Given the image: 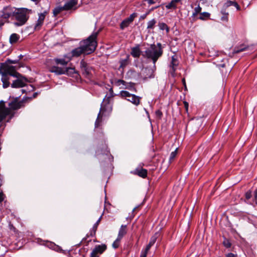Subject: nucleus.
Listing matches in <instances>:
<instances>
[{
  "instance_id": "f257e3e1",
  "label": "nucleus",
  "mask_w": 257,
  "mask_h": 257,
  "mask_svg": "<svg viewBox=\"0 0 257 257\" xmlns=\"http://www.w3.org/2000/svg\"><path fill=\"white\" fill-rule=\"evenodd\" d=\"M163 48L161 43H157L156 44H150L144 51H142L140 48V45H137L132 48L131 54L134 58H139L142 55L144 59L155 62L162 56Z\"/></svg>"
},
{
  "instance_id": "f03ea898",
  "label": "nucleus",
  "mask_w": 257,
  "mask_h": 257,
  "mask_svg": "<svg viewBox=\"0 0 257 257\" xmlns=\"http://www.w3.org/2000/svg\"><path fill=\"white\" fill-rule=\"evenodd\" d=\"M98 33L99 31L94 32L87 39L80 41L79 46L72 50V56L78 57L81 55H86L92 53L97 45L96 38Z\"/></svg>"
},
{
  "instance_id": "7ed1b4c3",
  "label": "nucleus",
  "mask_w": 257,
  "mask_h": 257,
  "mask_svg": "<svg viewBox=\"0 0 257 257\" xmlns=\"http://www.w3.org/2000/svg\"><path fill=\"white\" fill-rule=\"evenodd\" d=\"M9 107H6L5 102L0 101V122L9 116L7 121L12 119L14 116V110H18L24 106V101H19V97H17L8 104Z\"/></svg>"
},
{
  "instance_id": "20e7f679",
  "label": "nucleus",
  "mask_w": 257,
  "mask_h": 257,
  "mask_svg": "<svg viewBox=\"0 0 257 257\" xmlns=\"http://www.w3.org/2000/svg\"><path fill=\"white\" fill-rule=\"evenodd\" d=\"M0 74H2L3 86L6 88L10 86V76L19 75L16 71V66L8 65L7 63H3L0 65Z\"/></svg>"
},
{
  "instance_id": "39448f33",
  "label": "nucleus",
  "mask_w": 257,
  "mask_h": 257,
  "mask_svg": "<svg viewBox=\"0 0 257 257\" xmlns=\"http://www.w3.org/2000/svg\"><path fill=\"white\" fill-rule=\"evenodd\" d=\"M119 94L122 98H125L127 101L136 106L139 105L140 103L142 98L141 97L131 94L127 91L122 90L120 92Z\"/></svg>"
},
{
  "instance_id": "423d86ee",
  "label": "nucleus",
  "mask_w": 257,
  "mask_h": 257,
  "mask_svg": "<svg viewBox=\"0 0 257 257\" xmlns=\"http://www.w3.org/2000/svg\"><path fill=\"white\" fill-rule=\"evenodd\" d=\"M14 18L18 21L15 23V25L17 26H22L25 24L28 18L26 11L22 9H17Z\"/></svg>"
},
{
  "instance_id": "0eeeda50",
  "label": "nucleus",
  "mask_w": 257,
  "mask_h": 257,
  "mask_svg": "<svg viewBox=\"0 0 257 257\" xmlns=\"http://www.w3.org/2000/svg\"><path fill=\"white\" fill-rule=\"evenodd\" d=\"M80 65L82 74L87 78H91L93 75V67L87 63L84 59L81 60Z\"/></svg>"
},
{
  "instance_id": "6e6552de",
  "label": "nucleus",
  "mask_w": 257,
  "mask_h": 257,
  "mask_svg": "<svg viewBox=\"0 0 257 257\" xmlns=\"http://www.w3.org/2000/svg\"><path fill=\"white\" fill-rule=\"evenodd\" d=\"M152 67H145L142 70V74L141 77L144 80H147L148 78H152L154 77V72L156 69V63L157 62H154Z\"/></svg>"
},
{
  "instance_id": "1a4fd4ad",
  "label": "nucleus",
  "mask_w": 257,
  "mask_h": 257,
  "mask_svg": "<svg viewBox=\"0 0 257 257\" xmlns=\"http://www.w3.org/2000/svg\"><path fill=\"white\" fill-rule=\"evenodd\" d=\"M19 75H16L17 76H13V77H16L17 79L13 81L11 84V87L13 88H20L25 86L26 83L28 82V79L23 76L21 74L18 73ZM11 76H10V77Z\"/></svg>"
},
{
  "instance_id": "9d476101",
  "label": "nucleus",
  "mask_w": 257,
  "mask_h": 257,
  "mask_svg": "<svg viewBox=\"0 0 257 257\" xmlns=\"http://www.w3.org/2000/svg\"><path fill=\"white\" fill-rule=\"evenodd\" d=\"M17 11V9L15 8L6 7L3 10L1 17L5 20H8L10 17H14Z\"/></svg>"
},
{
  "instance_id": "9b49d317",
  "label": "nucleus",
  "mask_w": 257,
  "mask_h": 257,
  "mask_svg": "<svg viewBox=\"0 0 257 257\" xmlns=\"http://www.w3.org/2000/svg\"><path fill=\"white\" fill-rule=\"evenodd\" d=\"M179 64V61L177 59V57L176 55H173L171 57V61L170 64V67L171 68V70L170 71L172 75H174V74L177 69V67Z\"/></svg>"
},
{
  "instance_id": "f8f14e48",
  "label": "nucleus",
  "mask_w": 257,
  "mask_h": 257,
  "mask_svg": "<svg viewBox=\"0 0 257 257\" xmlns=\"http://www.w3.org/2000/svg\"><path fill=\"white\" fill-rule=\"evenodd\" d=\"M132 173L143 178H145L147 176L148 171L143 169L142 167L137 168Z\"/></svg>"
},
{
  "instance_id": "ddd939ff",
  "label": "nucleus",
  "mask_w": 257,
  "mask_h": 257,
  "mask_svg": "<svg viewBox=\"0 0 257 257\" xmlns=\"http://www.w3.org/2000/svg\"><path fill=\"white\" fill-rule=\"evenodd\" d=\"M78 3V0H67L65 5L63 6L65 11L70 10L75 6Z\"/></svg>"
},
{
  "instance_id": "4468645a",
  "label": "nucleus",
  "mask_w": 257,
  "mask_h": 257,
  "mask_svg": "<svg viewBox=\"0 0 257 257\" xmlns=\"http://www.w3.org/2000/svg\"><path fill=\"white\" fill-rule=\"evenodd\" d=\"M234 6L237 10H240V7L238 4L234 1H231L230 0L227 1L223 5V7L222 10H226V9L230 6Z\"/></svg>"
},
{
  "instance_id": "2eb2a0df",
  "label": "nucleus",
  "mask_w": 257,
  "mask_h": 257,
  "mask_svg": "<svg viewBox=\"0 0 257 257\" xmlns=\"http://www.w3.org/2000/svg\"><path fill=\"white\" fill-rule=\"evenodd\" d=\"M159 233L156 232L154 235H153L151 237L149 244L147 245V246L145 249V250H146V251L148 252V251L150 250V248L155 244V243L156 242V241L159 236Z\"/></svg>"
},
{
  "instance_id": "dca6fc26",
  "label": "nucleus",
  "mask_w": 257,
  "mask_h": 257,
  "mask_svg": "<svg viewBox=\"0 0 257 257\" xmlns=\"http://www.w3.org/2000/svg\"><path fill=\"white\" fill-rule=\"evenodd\" d=\"M105 111V106H103L102 104H101L99 112L98 114L97 119L95 122V127H97L99 126L100 122L101 121V118L102 117V114L104 111Z\"/></svg>"
},
{
  "instance_id": "f3484780",
  "label": "nucleus",
  "mask_w": 257,
  "mask_h": 257,
  "mask_svg": "<svg viewBox=\"0 0 257 257\" xmlns=\"http://www.w3.org/2000/svg\"><path fill=\"white\" fill-rule=\"evenodd\" d=\"M50 72L54 73L57 75L65 74V68H61L58 66H52L50 68Z\"/></svg>"
},
{
  "instance_id": "a211bd4d",
  "label": "nucleus",
  "mask_w": 257,
  "mask_h": 257,
  "mask_svg": "<svg viewBox=\"0 0 257 257\" xmlns=\"http://www.w3.org/2000/svg\"><path fill=\"white\" fill-rule=\"evenodd\" d=\"M106 245L104 244H102L101 245H96L93 250L97 254L98 253L101 254L106 249Z\"/></svg>"
},
{
  "instance_id": "6ab92c4d",
  "label": "nucleus",
  "mask_w": 257,
  "mask_h": 257,
  "mask_svg": "<svg viewBox=\"0 0 257 257\" xmlns=\"http://www.w3.org/2000/svg\"><path fill=\"white\" fill-rule=\"evenodd\" d=\"M45 18V15L41 13L39 15V19L37 21V23L36 24V25L35 26V29L37 30L39 29L40 27L42 26V25L43 23L44 20Z\"/></svg>"
},
{
  "instance_id": "aec40b11",
  "label": "nucleus",
  "mask_w": 257,
  "mask_h": 257,
  "mask_svg": "<svg viewBox=\"0 0 257 257\" xmlns=\"http://www.w3.org/2000/svg\"><path fill=\"white\" fill-rule=\"evenodd\" d=\"M127 226L126 225H122L119 230L117 237L118 239H121L124 235L127 233Z\"/></svg>"
},
{
  "instance_id": "412c9836",
  "label": "nucleus",
  "mask_w": 257,
  "mask_h": 257,
  "mask_svg": "<svg viewBox=\"0 0 257 257\" xmlns=\"http://www.w3.org/2000/svg\"><path fill=\"white\" fill-rule=\"evenodd\" d=\"M181 2V0H172L170 3L166 5L167 9H176L177 4Z\"/></svg>"
},
{
  "instance_id": "4be33fe9",
  "label": "nucleus",
  "mask_w": 257,
  "mask_h": 257,
  "mask_svg": "<svg viewBox=\"0 0 257 257\" xmlns=\"http://www.w3.org/2000/svg\"><path fill=\"white\" fill-rule=\"evenodd\" d=\"M20 36L16 34V33H13L12 34L10 37V43L11 44L16 43L20 39Z\"/></svg>"
},
{
  "instance_id": "5701e85b",
  "label": "nucleus",
  "mask_w": 257,
  "mask_h": 257,
  "mask_svg": "<svg viewBox=\"0 0 257 257\" xmlns=\"http://www.w3.org/2000/svg\"><path fill=\"white\" fill-rule=\"evenodd\" d=\"M63 11H65L64 8H63V6H58L53 10V13L54 15L56 16Z\"/></svg>"
},
{
  "instance_id": "b1692460",
  "label": "nucleus",
  "mask_w": 257,
  "mask_h": 257,
  "mask_svg": "<svg viewBox=\"0 0 257 257\" xmlns=\"http://www.w3.org/2000/svg\"><path fill=\"white\" fill-rule=\"evenodd\" d=\"M157 21L155 19L149 21L147 23V29H153L156 24Z\"/></svg>"
},
{
  "instance_id": "393cba45",
  "label": "nucleus",
  "mask_w": 257,
  "mask_h": 257,
  "mask_svg": "<svg viewBox=\"0 0 257 257\" xmlns=\"http://www.w3.org/2000/svg\"><path fill=\"white\" fill-rule=\"evenodd\" d=\"M248 47H246L244 45H241L238 47H236L234 49V53H239L241 52L247 50Z\"/></svg>"
},
{
  "instance_id": "a878e982",
  "label": "nucleus",
  "mask_w": 257,
  "mask_h": 257,
  "mask_svg": "<svg viewBox=\"0 0 257 257\" xmlns=\"http://www.w3.org/2000/svg\"><path fill=\"white\" fill-rule=\"evenodd\" d=\"M75 73V70L74 68L67 67L65 68V74L71 76Z\"/></svg>"
},
{
  "instance_id": "bb28decb",
  "label": "nucleus",
  "mask_w": 257,
  "mask_h": 257,
  "mask_svg": "<svg viewBox=\"0 0 257 257\" xmlns=\"http://www.w3.org/2000/svg\"><path fill=\"white\" fill-rule=\"evenodd\" d=\"M210 14L207 12H203L201 13L200 14V16L198 18L199 19L201 20H204L207 19H208L210 17Z\"/></svg>"
},
{
  "instance_id": "cd10ccee",
  "label": "nucleus",
  "mask_w": 257,
  "mask_h": 257,
  "mask_svg": "<svg viewBox=\"0 0 257 257\" xmlns=\"http://www.w3.org/2000/svg\"><path fill=\"white\" fill-rule=\"evenodd\" d=\"M221 13L222 15V16L221 18V20L223 21H228V13L226 12V11H225V10H221Z\"/></svg>"
},
{
  "instance_id": "c85d7f7f",
  "label": "nucleus",
  "mask_w": 257,
  "mask_h": 257,
  "mask_svg": "<svg viewBox=\"0 0 257 257\" xmlns=\"http://www.w3.org/2000/svg\"><path fill=\"white\" fill-rule=\"evenodd\" d=\"M55 62L57 64H60L63 66H66L67 63L68 61H66L64 59H55Z\"/></svg>"
},
{
  "instance_id": "c756f323",
  "label": "nucleus",
  "mask_w": 257,
  "mask_h": 257,
  "mask_svg": "<svg viewBox=\"0 0 257 257\" xmlns=\"http://www.w3.org/2000/svg\"><path fill=\"white\" fill-rule=\"evenodd\" d=\"M109 95L107 96V95H106L105 96V98L103 99V101L105 100H106V101H107V104H108L109 103V99H110V98L114 96V94H113V91L112 88L111 87L109 89Z\"/></svg>"
},
{
  "instance_id": "7c9ffc66",
  "label": "nucleus",
  "mask_w": 257,
  "mask_h": 257,
  "mask_svg": "<svg viewBox=\"0 0 257 257\" xmlns=\"http://www.w3.org/2000/svg\"><path fill=\"white\" fill-rule=\"evenodd\" d=\"M131 23L129 21H127V20L125 19L124 20L120 25V28L121 29L123 30L125 28L127 27Z\"/></svg>"
},
{
  "instance_id": "2f4dec72",
  "label": "nucleus",
  "mask_w": 257,
  "mask_h": 257,
  "mask_svg": "<svg viewBox=\"0 0 257 257\" xmlns=\"http://www.w3.org/2000/svg\"><path fill=\"white\" fill-rule=\"evenodd\" d=\"M128 56H127L126 58L124 59H121L119 61V63H120L119 67L120 68H123L127 65V63H128Z\"/></svg>"
},
{
  "instance_id": "473e14b6",
  "label": "nucleus",
  "mask_w": 257,
  "mask_h": 257,
  "mask_svg": "<svg viewBox=\"0 0 257 257\" xmlns=\"http://www.w3.org/2000/svg\"><path fill=\"white\" fill-rule=\"evenodd\" d=\"M159 28L162 30H166L167 32H169V29L168 26L164 23H159L158 24Z\"/></svg>"
},
{
  "instance_id": "72a5a7b5",
  "label": "nucleus",
  "mask_w": 257,
  "mask_h": 257,
  "mask_svg": "<svg viewBox=\"0 0 257 257\" xmlns=\"http://www.w3.org/2000/svg\"><path fill=\"white\" fill-rule=\"evenodd\" d=\"M201 10H202V8L200 7L199 5H198L197 7H196L194 9V12L192 14V16L195 17L198 14H200Z\"/></svg>"
},
{
  "instance_id": "f704fd0d",
  "label": "nucleus",
  "mask_w": 257,
  "mask_h": 257,
  "mask_svg": "<svg viewBox=\"0 0 257 257\" xmlns=\"http://www.w3.org/2000/svg\"><path fill=\"white\" fill-rule=\"evenodd\" d=\"M177 150L178 149H176V150L172 152L171 154H170V158H169V161L171 163L173 160L176 157V155H177Z\"/></svg>"
},
{
  "instance_id": "c9c22d12",
  "label": "nucleus",
  "mask_w": 257,
  "mask_h": 257,
  "mask_svg": "<svg viewBox=\"0 0 257 257\" xmlns=\"http://www.w3.org/2000/svg\"><path fill=\"white\" fill-rule=\"evenodd\" d=\"M137 16V14L136 13H134L132 14H131L130 17L126 19L127 20V21H129L131 23L133 22L134 19Z\"/></svg>"
},
{
  "instance_id": "e433bc0d",
  "label": "nucleus",
  "mask_w": 257,
  "mask_h": 257,
  "mask_svg": "<svg viewBox=\"0 0 257 257\" xmlns=\"http://www.w3.org/2000/svg\"><path fill=\"white\" fill-rule=\"evenodd\" d=\"M121 239H118V237L116 239V240L112 243V246L114 248H117L119 246V243Z\"/></svg>"
},
{
  "instance_id": "4c0bfd02",
  "label": "nucleus",
  "mask_w": 257,
  "mask_h": 257,
  "mask_svg": "<svg viewBox=\"0 0 257 257\" xmlns=\"http://www.w3.org/2000/svg\"><path fill=\"white\" fill-rule=\"evenodd\" d=\"M101 219V216L99 217V218L97 220V221L95 222V223L93 225V226L92 227V230H94V231H96L97 227L100 222Z\"/></svg>"
},
{
  "instance_id": "58836bf2",
  "label": "nucleus",
  "mask_w": 257,
  "mask_h": 257,
  "mask_svg": "<svg viewBox=\"0 0 257 257\" xmlns=\"http://www.w3.org/2000/svg\"><path fill=\"white\" fill-rule=\"evenodd\" d=\"M223 244L224 245V246H225L227 248L230 247L231 245V243L227 239H225V240H224Z\"/></svg>"
},
{
  "instance_id": "ea45409f",
  "label": "nucleus",
  "mask_w": 257,
  "mask_h": 257,
  "mask_svg": "<svg viewBox=\"0 0 257 257\" xmlns=\"http://www.w3.org/2000/svg\"><path fill=\"white\" fill-rule=\"evenodd\" d=\"M155 114L159 118H161L163 115L162 112L159 109H158L155 111Z\"/></svg>"
},
{
  "instance_id": "a19ab883",
  "label": "nucleus",
  "mask_w": 257,
  "mask_h": 257,
  "mask_svg": "<svg viewBox=\"0 0 257 257\" xmlns=\"http://www.w3.org/2000/svg\"><path fill=\"white\" fill-rule=\"evenodd\" d=\"M245 198L247 200L249 199L250 198H251V196H252V194H251V191L249 190L248 191H247L246 193H245Z\"/></svg>"
},
{
  "instance_id": "79ce46f5",
  "label": "nucleus",
  "mask_w": 257,
  "mask_h": 257,
  "mask_svg": "<svg viewBox=\"0 0 257 257\" xmlns=\"http://www.w3.org/2000/svg\"><path fill=\"white\" fill-rule=\"evenodd\" d=\"M18 62V60H12L10 59H8L5 63H7L8 65L10 64H16Z\"/></svg>"
},
{
  "instance_id": "37998d69",
  "label": "nucleus",
  "mask_w": 257,
  "mask_h": 257,
  "mask_svg": "<svg viewBox=\"0 0 257 257\" xmlns=\"http://www.w3.org/2000/svg\"><path fill=\"white\" fill-rule=\"evenodd\" d=\"M5 195L3 192H0V203H1L4 200Z\"/></svg>"
},
{
  "instance_id": "c03bdc74",
  "label": "nucleus",
  "mask_w": 257,
  "mask_h": 257,
  "mask_svg": "<svg viewBox=\"0 0 257 257\" xmlns=\"http://www.w3.org/2000/svg\"><path fill=\"white\" fill-rule=\"evenodd\" d=\"M148 253V251L146 250H143L141 252V254L140 257H146Z\"/></svg>"
},
{
  "instance_id": "a18cd8bd",
  "label": "nucleus",
  "mask_w": 257,
  "mask_h": 257,
  "mask_svg": "<svg viewBox=\"0 0 257 257\" xmlns=\"http://www.w3.org/2000/svg\"><path fill=\"white\" fill-rule=\"evenodd\" d=\"M90 257H99V255L95 253L93 250L90 253Z\"/></svg>"
},
{
  "instance_id": "49530a36",
  "label": "nucleus",
  "mask_w": 257,
  "mask_h": 257,
  "mask_svg": "<svg viewBox=\"0 0 257 257\" xmlns=\"http://www.w3.org/2000/svg\"><path fill=\"white\" fill-rule=\"evenodd\" d=\"M117 83H118V85H120L121 84L124 85V84L125 83V82L123 80L118 79L117 80Z\"/></svg>"
},
{
  "instance_id": "de8ad7c7",
  "label": "nucleus",
  "mask_w": 257,
  "mask_h": 257,
  "mask_svg": "<svg viewBox=\"0 0 257 257\" xmlns=\"http://www.w3.org/2000/svg\"><path fill=\"white\" fill-rule=\"evenodd\" d=\"M149 14V12H147L146 13V14L142 15L140 17V19H142V20H144L145 19H146V18L147 17V15Z\"/></svg>"
},
{
  "instance_id": "09e8293b",
  "label": "nucleus",
  "mask_w": 257,
  "mask_h": 257,
  "mask_svg": "<svg viewBox=\"0 0 257 257\" xmlns=\"http://www.w3.org/2000/svg\"><path fill=\"white\" fill-rule=\"evenodd\" d=\"M254 201H255L256 204L257 205V189L255 190L254 191Z\"/></svg>"
},
{
  "instance_id": "8fccbe9b",
  "label": "nucleus",
  "mask_w": 257,
  "mask_h": 257,
  "mask_svg": "<svg viewBox=\"0 0 257 257\" xmlns=\"http://www.w3.org/2000/svg\"><path fill=\"white\" fill-rule=\"evenodd\" d=\"M184 106L185 107L186 111H188V107H189L188 103L186 101H184Z\"/></svg>"
},
{
  "instance_id": "3c124183",
  "label": "nucleus",
  "mask_w": 257,
  "mask_h": 257,
  "mask_svg": "<svg viewBox=\"0 0 257 257\" xmlns=\"http://www.w3.org/2000/svg\"><path fill=\"white\" fill-rule=\"evenodd\" d=\"M145 1H147L150 5H153L155 3V2L154 0H145Z\"/></svg>"
},
{
  "instance_id": "603ef678",
  "label": "nucleus",
  "mask_w": 257,
  "mask_h": 257,
  "mask_svg": "<svg viewBox=\"0 0 257 257\" xmlns=\"http://www.w3.org/2000/svg\"><path fill=\"white\" fill-rule=\"evenodd\" d=\"M226 257H236V255L232 253H229L226 255Z\"/></svg>"
},
{
  "instance_id": "864d4df0",
  "label": "nucleus",
  "mask_w": 257,
  "mask_h": 257,
  "mask_svg": "<svg viewBox=\"0 0 257 257\" xmlns=\"http://www.w3.org/2000/svg\"><path fill=\"white\" fill-rule=\"evenodd\" d=\"M160 7V6H156V7H152L148 12H152V11H154L155 10H156V9H157L158 8Z\"/></svg>"
},
{
  "instance_id": "5fc2aeb1",
  "label": "nucleus",
  "mask_w": 257,
  "mask_h": 257,
  "mask_svg": "<svg viewBox=\"0 0 257 257\" xmlns=\"http://www.w3.org/2000/svg\"><path fill=\"white\" fill-rule=\"evenodd\" d=\"M96 231L93 230L92 229L90 231V235L91 236H93L95 235Z\"/></svg>"
},
{
  "instance_id": "6e6d98bb",
  "label": "nucleus",
  "mask_w": 257,
  "mask_h": 257,
  "mask_svg": "<svg viewBox=\"0 0 257 257\" xmlns=\"http://www.w3.org/2000/svg\"><path fill=\"white\" fill-rule=\"evenodd\" d=\"M182 81V83H183V85L184 86V87L185 88H186V81H185V78H183Z\"/></svg>"
},
{
  "instance_id": "4d7b16f0",
  "label": "nucleus",
  "mask_w": 257,
  "mask_h": 257,
  "mask_svg": "<svg viewBox=\"0 0 257 257\" xmlns=\"http://www.w3.org/2000/svg\"><path fill=\"white\" fill-rule=\"evenodd\" d=\"M2 125L1 124V126H0V136L2 135V134L3 133V130H4V127H3V128H2Z\"/></svg>"
},
{
  "instance_id": "13d9d810",
  "label": "nucleus",
  "mask_w": 257,
  "mask_h": 257,
  "mask_svg": "<svg viewBox=\"0 0 257 257\" xmlns=\"http://www.w3.org/2000/svg\"><path fill=\"white\" fill-rule=\"evenodd\" d=\"M5 23V21L2 20H0V26H3Z\"/></svg>"
},
{
  "instance_id": "bf43d9fd",
  "label": "nucleus",
  "mask_w": 257,
  "mask_h": 257,
  "mask_svg": "<svg viewBox=\"0 0 257 257\" xmlns=\"http://www.w3.org/2000/svg\"><path fill=\"white\" fill-rule=\"evenodd\" d=\"M32 1H33L36 3V4H38L40 2L41 0H31Z\"/></svg>"
},
{
  "instance_id": "052dcab7",
  "label": "nucleus",
  "mask_w": 257,
  "mask_h": 257,
  "mask_svg": "<svg viewBox=\"0 0 257 257\" xmlns=\"http://www.w3.org/2000/svg\"><path fill=\"white\" fill-rule=\"evenodd\" d=\"M37 95V93H35L33 94V97H36Z\"/></svg>"
},
{
  "instance_id": "680f3d73",
  "label": "nucleus",
  "mask_w": 257,
  "mask_h": 257,
  "mask_svg": "<svg viewBox=\"0 0 257 257\" xmlns=\"http://www.w3.org/2000/svg\"><path fill=\"white\" fill-rule=\"evenodd\" d=\"M22 91L24 93L26 92V90H25L24 89H22Z\"/></svg>"
},
{
  "instance_id": "e2e57ef3",
  "label": "nucleus",
  "mask_w": 257,
  "mask_h": 257,
  "mask_svg": "<svg viewBox=\"0 0 257 257\" xmlns=\"http://www.w3.org/2000/svg\"><path fill=\"white\" fill-rule=\"evenodd\" d=\"M136 209V208H134V209H133V212H134V211H135V209Z\"/></svg>"
},
{
  "instance_id": "0e129e2a",
  "label": "nucleus",
  "mask_w": 257,
  "mask_h": 257,
  "mask_svg": "<svg viewBox=\"0 0 257 257\" xmlns=\"http://www.w3.org/2000/svg\"><path fill=\"white\" fill-rule=\"evenodd\" d=\"M200 1H203V2L206 1V0H200Z\"/></svg>"
}]
</instances>
